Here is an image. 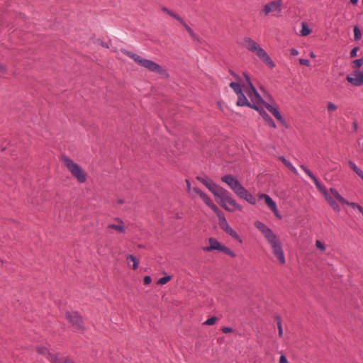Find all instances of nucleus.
Masks as SVG:
<instances>
[{
	"mask_svg": "<svg viewBox=\"0 0 363 363\" xmlns=\"http://www.w3.org/2000/svg\"><path fill=\"white\" fill-rule=\"evenodd\" d=\"M197 179L201 182L217 199L220 206L228 211H241L242 207L233 199L230 193L223 187L219 186L212 179L206 176L197 177Z\"/></svg>",
	"mask_w": 363,
	"mask_h": 363,
	"instance_id": "obj_1",
	"label": "nucleus"
},
{
	"mask_svg": "<svg viewBox=\"0 0 363 363\" xmlns=\"http://www.w3.org/2000/svg\"><path fill=\"white\" fill-rule=\"evenodd\" d=\"M243 89L251 100L252 108L256 111H259L261 106H264L286 128H289L286 121L282 117L278 108L273 107L272 105L264 101L257 92L255 86L251 89L243 86Z\"/></svg>",
	"mask_w": 363,
	"mask_h": 363,
	"instance_id": "obj_2",
	"label": "nucleus"
},
{
	"mask_svg": "<svg viewBox=\"0 0 363 363\" xmlns=\"http://www.w3.org/2000/svg\"><path fill=\"white\" fill-rule=\"evenodd\" d=\"M256 228L263 234L268 243L270 245L274 255L277 258L281 264L286 263L282 245L277 236L265 224L260 221H256L255 223Z\"/></svg>",
	"mask_w": 363,
	"mask_h": 363,
	"instance_id": "obj_3",
	"label": "nucleus"
},
{
	"mask_svg": "<svg viewBox=\"0 0 363 363\" xmlns=\"http://www.w3.org/2000/svg\"><path fill=\"white\" fill-rule=\"evenodd\" d=\"M221 180L226 183L240 199L245 200L252 205L256 203L255 198L240 184L236 177L231 174H228L223 176Z\"/></svg>",
	"mask_w": 363,
	"mask_h": 363,
	"instance_id": "obj_4",
	"label": "nucleus"
},
{
	"mask_svg": "<svg viewBox=\"0 0 363 363\" xmlns=\"http://www.w3.org/2000/svg\"><path fill=\"white\" fill-rule=\"evenodd\" d=\"M242 45L250 52L255 53L269 68L272 69L275 67L274 62L267 52L250 37H245Z\"/></svg>",
	"mask_w": 363,
	"mask_h": 363,
	"instance_id": "obj_5",
	"label": "nucleus"
},
{
	"mask_svg": "<svg viewBox=\"0 0 363 363\" xmlns=\"http://www.w3.org/2000/svg\"><path fill=\"white\" fill-rule=\"evenodd\" d=\"M121 51L124 55H125L128 57H129L130 58L133 59L138 65L147 69V70L152 72L157 73V74L162 75V77L167 76V73H166L165 70L160 65L157 64L156 62H155L152 60H147V59H145V58L142 57L141 56H140L135 53H133L130 51H128L125 49H121Z\"/></svg>",
	"mask_w": 363,
	"mask_h": 363,
	"instance_id": "obj_6",
	"label": "nucleus"
},
{
	"mask_svg": "<svg viewBox=\"0 0 363 363\" xmlns=\"http://www.w3.org/2000/svg\"><path fill=\"white\" fill-rule=\"evenodd\" d=\"M61 160L65 166L69 171L72 175L79 182L84 183L86 181L87 174L86 172L70 158L62 156Z\"/></svg>",
	"mask_w": 363,
	"mask_h": 363,
	"instance_id": "obj_7",
	"label": "nucleus"
},
{
	"mask_svg": "<svg viewBox=\"0 0 363 363\" xmlns=\"http://www.w3.org/2000/svg\"><path fill=\"white\" fill-rule=\"evenodd\" d=\"M208 246L203 247V250L204 252H211L213 250H218L223 252L224 254L228 255L231 257H236V254L233 251H232L230 248L227 247L226 246L222 245L216 238H210L208 239Z\"/></svg>",
	"mask_w": 363,
	"mask_h": 363,
	"instance_id": "obj_8",
	"label": "nucleus"
},
{
	"mask_svg": "<svg viewBox=\"0 0 363 363\" xmlns=\"http://www.w3.org/2000/svg\"><path fill=\"white\" fill-rule=\"evenodd\" d=\"M66 318L76 330L81 333L84 330L83 320L78 313L75 311L67 312Z\"/></svg>",
	"mask_w": 363,
	"mask_h": 363,
	"instance_id": "obj_9",
	"label": "nucleus"
},
{
	"mask_svg": "<svg viewBox=\"0 0 363 363\" xmlns=\"http://www.w3.org/2000/svg\"><path fill=\"white\" fill-rule=\"evenodd\" d=\"M301 169H303L306 174L314 182L317 189L323 194V196L327 197L329 194L328 191L318 180V179L315 177V175L310 171L306 166L301 165Z\"/></svg>",
	"mask_w": 363,
	"mask_h": 363,
	"instance_id": "obj_10",
	"label": "nucleus"
},
{
	"mask_svg": "<svg viewBox=\"0 0 363 363\" xmlns=\"http://www.w3.org/2000/svg\"><path fill=\"white\" fill-rule=\"evenodd\" d=\"M219 225L226 233L230 235L234 239L238 240L240 243L242 240L240 239L238 234L229 225L225 217L220 218L219 221Z\"/></svg>",
	"mask_w": 363,
	"mask_h": 363,
	"instance_id": "obj_11",
	"label": "nucleus"
},
{
	"mask_svg": "<svg viewBox=\"0 0 363 363\" xmlns=\"http://www.w3.org/2000/svg\"><path fill=\"white\" fill-rule=\"evenodd\" d=\"M347 81L353 86H360L363 85V72L355 70L352 73V76L347 75Z\"/></svg>",
	"mask_w": 363,
	"mask_h": 363,
	"instance_id": "obj_12",
	"label": "nucleus"
},
{
	"mask_svg": "<svg viewBox=\"0 0 363 363\" xmlns=\"http://www.w3.org/2000/svg\"><path fill=\"white\" fill-rule=\"evenodd\" d=\"M282 1L274 0L267 4L263 8V12L265 16H267L272 11H277L278 12L281 11Z\"/></svg>",
	"mask_w": 363,
	"mask_h": 363,
	"instance_id": "obj_13",
	"label": "nucleus"
},
{
	"mask_svg": "<svg viewBox=\"0 0 363 363\" xmlns=\"http://www.w3.org/2000/svg\"><path fill=\"white\" fill-rule=\"evenodd\" d=\"M183 27H184L186 30L188 35L191 38L192 41L196 45H200L201 43V40L199 35L194 32V30L188 25L183 23Z\"/></svg>",
	"mask_w": 363,
	"mask_h": 363,
	"instance_id": "obj_14",
	"label": "nucleus"
},
{
	"mask_svg": "<svg viewBox=\"0 0 363 363\" xmlns=\"http://www.w3.org/2000/svg\"><path fill=\"white\" fill-rule=\"evenodd\" d=\"M260 199H264L267 206L272 210V211H276V203L272 199L266 194H262L259 196Z\"/></svg>",
	"mask_w": 363,
	"mask_h": 363,
	"instance_id": "obj_15",
	"label": "nucleus"
},
{
	"mask_svg": "<svg viewBox=\"0 0 363 363\" xmlns=\"http://www.w3.org/2000/svg\"><path fill=\"white\" fill-rule=\"evenodd\" d=\"M257 111L269 126H271L273 128H276L277 126L274 121L262 107L259 108V111Z\"/></svg>",
	"mask_w": 363,
	"mask_h": 363,
	"instance_id": "obj_16",
	"label": "nucleus"
},
{
	"mask_svg": "<svg viewBox=\"0 0 363 363\" xmlns=\"http://www.w3.org/2000/svg\"><path fill=\"white\" fill-rule=\"evenodd\" d=\"M236 104L238 106H247L251 108V103L242 92L238 94V101Z\"/></svg>",
	"mask_w": 363,
	"mask_h": 363,
	"instance_id": "obj_17",
	"label": "nucleus"
},
{
	"mask_svg": "<svg viewBox=\"0 0 363 363\" xmlns=\"http://www.w3.org/2000/svg\"><path fill=\"white\" fill-rule=\"evenodd\" d=\"M118 224H114V223L108 224V228L114 229L115 230H116L118 233H124L125 232V228L124 227L123 222L120 219L118 220Z\"/></svg>",
	"mask_w": 363,
	"mask_h": 363,
	"instance_id": "obj_18",
	"label": "nucleus"
},
{
	"mask_svg": "<svg viewBox=\"0 0 363 363\" xmlns=\"http://www.w3.org/2000/svg\"><path fill=\"white\" fill-rule=\"evenodd\" d=\"M52 363H75L72 359L66 357L53 356L51 359Z\"/></svg>",
	"mask_w": 363,
	"mask_h": 363,
	"instance_id": "obj_19",
	"label": "nucleus"
},
{
	"mask_svg": "<svg viewBox=\"0 0 363 363\" xmlns=\"http://www.w3.org/2000/svg\"><path fill=\"white\" fill-rule=\"evenodd\" d=\"M325 199L334 211L337 213L340 212V209L339 206L330 195H328L327 197H325Z\"/></svg>",
	"mask_w": 363,
	"mask_h": 363,
	"instance_id": "obj_20",
	"label": "nucleus"
},
{
	"mask_svg": "<svg viewBox=\"0 0 363 363\" xmlns=\"http://www.w3.org/2000/svg\"><path fill=\"white\" fill-rule=\"evenodd\" d=\"M330 191L340 203L342 204L347 203V201L338 193L335 189L330 188Z\"/></svg>",
	"mask_w": 363,
	"mask_h": 363,
	"instance_id": "obj_21",
	"label": "nucleus"
},
{
	"mask_svg": "<svg viewBox=\"0 0 363 363\" xmlns=\"http://www.w3.org/2000/svg\"><path fill=\"white\" fill-rule=\"evenodd\" d=\"M279 160L283 162V164L288 167L290 170H291L294 174H297V170L295 168L294 166L292 165V164L288 161L284 156L279 157Z\"/></svg>",
	"mask_w": 363,
	"mask_h": 363,
	"instance_id": "obj_22",
	"label": "nucleus"
},
{
	"mask_svg": "<svg viewBox=\"0 0 363 363\" xmlns=\"http://www.w3.org/2000/svg\"><path fill=\"white\" fill-rule=\"evenodd\" d=\"M311 33V29L309 28L306 23H301V35L302 36H307Z\"/></svg>",
	"mask_w": 363,
	"mask_h": 363,
	"instance_id": "obj_23",
	"label": "nucleus"
},
{
	"mask_svg": "<svg viewBox=\"0 0 363 363\" xmlns=\"http://www.w3.org/2000/svg\"><path fill=\"white\" fill-rule=\"evenodd\" d=\"M230 87L233 89L237 95L242 92L241 85L238 82H231L230 84Z\"/></svg>",
	"mask_w": 363,
	"mask_h": 363,
	"instance_id": "obj_24",
	"label": "nucleus"
},
{
	"mask_svg": "<svg viewBox=\"0 0 363 363\" xmlns=\"http://www.w3.org/2000/svg\"><path fill=\"white\" fill-rule=\"evenodd\" d=\"M274 318H275V320L277 321V325L278 331H279V337H282L283 328H282V324H281V318L279 315L275 316Z\"/></svg>",
	"mask_w": 363,
	"mask_h": 363,
	"instance_id": "obj_25",
	"label": "nucleus"
},
{
	"mask_svg": "<svg viewBox=\"0 0 363 363\" xmlns=\"http://www.w3.org/2000/svg\"><path fill=\"white\" fill-rule=\"evenodd\" d=\"M127 259H128L133 262V265H132L133 269H138V265H139V261L135 256H133L132 255H128Z\"/></svg>",
	"mask_w": 363,
	"mask_h": 363,
	"instance_id": "obj_26",
	"label": "nucleus"
},
{
	"mask_svg": "<svg viewBox=\"0 0 363 363\" xmlns=\"http://www.w3.org/2000/svg\"><path fill=\"white\" fill-rule=\"evenodd\" d=\"M38 351L39 353L42 354H44V355H48V358L51 361V359H52V357L53 356H55V354H50L48 349L45 347H38Z\"/></svg>",
	"mask_w": 363,
	"mask_h": 363,
	"instance_id": "obj_27",
	"label": "nucleus"
},
{
	"mask_svg": "<svg viewBox=\"0 0 363 363\" xmlns=\"http://www.w3.org/2000/svg\"><path fill=\"white\" fill-rule=\"evenodd\" d=\"M345 205H348L350 206H351L352 208L355 209H358L359 211V212L363 214V208L359 206L358 203H354V202H349L347 201V203H344Z\"/></svg>",
	"mask_w": 363,
	"mask_h": 363,
	"instance_id": "obj_28",
	"label": "nucleus"
},
{
	"mask_svg": "<svg viewBox=\"0 0 363 363\" xmlns=\"http://www.w3.org/2000/svg\"><path fill=\"white\" fill-rule=\"evenodd\" d=\"M363 65V57L352 61V67L354 69L359 68Z\"/></svg>",
	"mask_w": 363,
	"mask_h": 363,
	"instance_id": "obj_29",
	"label": "nucleus"
},
{
	"mask_svg": "<svg viewBox=\"0 0 363 363\" xmlns=\"http://www.w3.org/2000/svg\"><path fill=\"white\" fill-rule=\"evenodd\" d=\"M354 40H360L361 37H362V33H361V30L359 28L358 26H355L354 27Z\"/></svg>",
	"mask_w": 363,
	"mask_h": 363,
	"instance_id": "obj_30",
	"label": "nucleus"
},
{
	"mask_svg": "<svg viewBox=\"0 0 363 363\" xmlns=\"http://www.w3.org/2000/svg\"><path fill=\"white\" fill-rule=\"evenodd\" d=\"M337 108V106L334 103L330 102V101L328 102L327 109H328V112H333V111H336Z\"/></svg>",
	"mask_w": 363,
	"mask_h": 363,
	"instance_id": "obj_31",
	"label": "nucleus"
},
{
	"mask_svg": "<svg viewBox=\"0 0 363 363\" xmlns=\"http://www.w3.org/2000/svg\"><path fill=\"white\" fill-rule=\"evenodd\" d=\"M217 320H218V318L216 316H213V317L208 318V320H206L203 323V325H214L216 323Z\"/></svg>",
	"mask_w": 363,
	"mask_h": 363,
	"instance_id": "obj_32",
	"label": "nucleus"
},
{
	"mask_svg": "<svg viewBox=\"0 0 363 363\" xmlns=\"http://www.w3.org/2000/svg\"><path fill=\"white\" fill-rule=\"evenodd\" d=\"M170 279H171V277L170 276H165L164 277L160 278L157 281V284H159V285H164V284H167Z\"/></svg>",
	"mask_w": 363,
	"mask_h": 363,
	"instance_id": "obj_33",
	"label": "nucleus"
},
{
	"mask_svg": "<svg viewBox=\"0 0 363 363\" xmlns=\"http://www.w3.org/2000/svg\"><path fill=\"white\" fill-rule=\"evenodd\" d=\"M243 76H244V77H245V80H246V82L247 83L249 89L255 87V86L253 85V84H252V81L250 79V77L249 74L245 73V72H244L243 73Z\"/></svg>",
	"mask_w": 363,
	"mask_h": 363,
	"instance_id": "obj_34",
	"label": "nucleus"
},
{
	"mask_svg": "<svg viewBox=\"0 0 363 363\" xmlns=\"http://www.w3.org/2000/svg\"><path fill=\"white\" fill-rule=\"evenodd\" d=\"M200 197L207 206L211 204V203L213 202L205 193H203Z\"/></svg>",
	"mask_w": 363,
	"mask_h": 363,
	"instance_id": "obj_35",
	"label": "nucleus"
},
{
	"mask_svg": "<svg viewBox=\"0 0 363 363\" xmlns=\"http://www.w3.org/2000/svg\"><path fill=\"white\" fill-rule=\"evenodd\" d=\"M349 165L357 174H358L359 171H361V169L352 161H349Z\"/></svg>",
	"mask_w": 363,
	"mask_h": 363,
	"instance_id": "obj_36",
	"label": "nucleus"
},
{
	"mask_svg": "<svg viewBox=\"0 0 363 363\" xmlns=\"http://www.w3.org/2000/svg\"><path fill=\"white\" fill-rule=\"evenodd\" d=\"M315 246L317 248H318L319 250H320L323 252L325 250V244L320 240L315 241Z\"/></svg>",
	"mask_w": 363,
	"mask_h": 363,
	"instance_id": "obj_37",
	"label": "nucleus"
},
{
	"mask_svg": "<svg viewBox=\"0 0 363 363\" xmlns=\"http://www.w3.org/2000/svg\"><path fill=\"white\" fill-rule=\"evenodd\" d=\"M359 50V47L354 48L350 53V57H354L357 56V51Z\"/></svg>",
	"mask_w": 363,
	"mask_h": 363,
	"instance_id": "obj_38",
	"label": "nucleus"
},
{
	"mask_svg": "<svg viewBox=\"0 0 363 363\" xmlns=\"http://www.w3.org/2000/svg\"><path fill=\"white\" fill-rule=\"evenodd\" d=\"M299 63L303 65L310 66V62L307 59H299Z\"/></svg>",
	"mask_w": 363,
	"mask_h": 363,
	"instance_id": "obj_39",
	"label": "nucleus"
},
{
	"mask_svg": "<svg viewBox=\"0 0 363 363\" xmlns=\"http://www.w3.org/2000/svg\"><path fill=\"white\" fill-rule=\"evenodd\" d=\"M222 332L223 333H231L233 332V328H230V327H223L222 329H221Z\"/></svg>",
	"mask_w": 363,
	"mask_h": 363,
	"instance_id": "obj_40",
	"label": "nucleus"
},
{
	"mask_svg": "<svg viewBox=\"0 0 363 363\" xmlns=\"http://www.w3.org/2000/svg\"><path fill=\"white\" fill-rule=\"evenodd\" d=\"M151 281H152V279L150 276H145L144 277V284L145 285L150 284L151 283Z\"/></svg>",
	"mask_w": 363,
	"mask_h": 363,
	"instance_id": "obj_41",
	"label": "nucleus"
},
{
	"mask_svg": "<svg viewBox=\"0 0 363 363\" xmlns=\"http://www.w3.org/2000/svg\"><path fill=\"white\" fill-rule=\"evenodd\" d=\"M167 14H169V16H172V17H174V18H177V20L180 21V17H179V15H177V14H175L173 11H168V13H167Z\"/></svg>",
	"mask_w": 363,
	"mask_h": 363,
	"instance_id": "obj_42",
	"label": "nucleus"
},
{
	"mask_svg": "<svg viewBox=\"0 0 363 363\" xmlns=\"http://www.w3.org/2000/svg\"><path fill=\"white\" fill-rule=\"evenodd\" d=\"M209 208H211L215 213L216 211H218V208L217 207L216 205H215L213 202L211 203V204L208 205V206Z\"/></svg>",
	"mask_w": 363,
	"mask_h": 363,
	"instance_id": "obj_43",
	"label": "nucleus"
},
{
	"mask_svg": "<svg viewBox=\"0 0 363 363\" xmlns=\"http://www.w3.org/2000/svg\"><path fill=\"white\" fill-rule=\"evenodd\" d=\"M279 363H289L285 355H281L279 358Z\"/></svg>",
	"mask_w": 363,
	"mask_h": 363,
	"instance_id": "obj_44",
	"label": "nucleus"
},
{
	"mask_svg": "<svg viewBox=\"0 0 363 363\" xmlns=\"http://www.w3.org/2000/svg\"><path fill=\"white\" fill-rule=\"evenodd\" d=\"M193 191L196 193L199 196H201L204 192H203L201 189L198 188H193Z\"/></svg>",
	"mask_w": 363,
	"mask_h": 363,
	"instance_id": "obj_45",
	"label": "nucleus"
},
{
	"mask_svg": "<svg viewBox=\"0 0 363 363\" xmlns=\"http://www.w3.org/2000/svg\"><path fill=\"white\" fill-rule=\"evenodd\" d=\"M0 72L2 73L7 72V69H6V66H4V65H2L1 63H0Z\"/></svg>",
	"mask_w": 363,
	"mask_h": 363,
	"instance_id": "obj_46",
	"label": "nucleus"
},
{
	"mask_svg": "<svg viewBox=\"0 0 363 363\" xmlns=\"http://www.w3.org/2000/svg\"><path fill=\"white\" fill-rule=\"evenodd\" d=\"M290 52H291V55H294V56H296V55H298V50L296 49H295V48L291 49Z\"/></svg>",
	"mask_w": 363,
	"mask_h": 363,
	"instance_id": "obj_47",
	"label": "nucleus"
},
{
	"mask_svg": "<svg viewBox=\"0 0 363 363\" xmlns=\"http://www.w3.org/2000/svg\"><path fill=\"white\" fill-rule=\"evenodd\" d=\"M230 73L238 80H240V77L235 73L233 70H230Z\"/></svg>",
	"mask_w": 363,
	"mask_h": 363,
	"instance_id": "obj_48",
	"label": "nucleus"
},
{
	"mask_svg": "<svg viewBox=\"0 0 363 363\" xmlns=\"http://www.w3.org/2000/svg\"><path fill=\"white\" fill-rule=\"evenodd\" d=\"M272 212L274 213V215H275L277 218H279V219H281V216H280V214L279 213V211H278V210H277V207H276V211H272Z\"/></svg>",
	"mask_w": 363,
	"mask_h": 363,
	"instance_id": "obj_49",
	"label": "nucleus"
},
{
	"mask_svg": "<svg viewBox=\"0 0 363 363\" xmlns=\"http://www.w3.org/2000/svg\"><path fill=\"white\" fill-rule=\"evenodd\" d=\"M359 177H361V179L363 180V172L361 170L359 171V174H357Z\"/></svg>",
	"mask_w": 363,
	"mask_h": 363,
	"instance_id": "obj_50",
	"label": "nucleus"
},
{
	"mask_svg": "<svg viewBox=\"0 0 363 363\" xmlns=\"http://www.w3.org/2000/svg\"><path fill=\"white\" fill-rule=\"evenodd\" d=\"M117 203L118 204H123L124 203V201L121 199L117 200Z\"/></svg>",
	"mask_w": 363,
	"mask_h": 363,
	"instance_id": "obj_51",
	"label": "nucleus"
},
{
	"mask_svg": "<svg viewBox=\"0 0 363 363\" xmlns=\"http://www.w3.org/2000/svg\"><path fill=\"white\" fill-rule=\"evenodd\" d=\"M162 10L164 12L167 13H168V11H169V10L168 9H167L166 7H162Z\"/></svg>",
	"mask_w": 363,
	"mask_h": 363,
	"instance_id": "obj_52",
	"label": "nucleus"
},
{
	"mask_svg": "<svg viewBox=\"0 0 363 363\" xmlns=\"http://www.w3.org/2000/svg\"><path fill=\"white\" fill-rule=\"evenodd\" d=\"M353 126H354V130H357V123L356 122L353 123Z\"/></svg>",
	"mask_w": 363,
	"mask_h": 363,
	"instance_id": "obj_53",
	"label": "nucleus"
},
{
	"mask_svg": "<svg viewBox=\"0 0 363 363\" xmlns=\"http://www.w3.org/2000/svg\"><path fill=\"white\" fill-rule=\"evenodd\" d=\"M217 216H218V218H219V221L220 220V218L224 217V215H223V213H222V214L218 213V214H217Z\"/></svg>",
	"mask_w": 363,
	"mask_h": 363,
	"instance_id": "obj_54",
	"label": "nucleus"
},
{
	"mask_svg": "<svg viewBox=\"0 0 363 363\" xmlns=\"http://www.w3.org/2000/svg\"><path fill=\"white\" fill-rule=\"evenodd\" d=\"M350 2H351L352 4H356L358 2V0H350Z\"/></svg>",
	"mask_w": 363,
	"mask_h": 363,
	"instance_id": "obj_55",
	"label": "nucleus"
},
{
	"mask_svg": "<svg viewBox=\"0 0 363 363\" xmlns=\"http://www.w3.org/2000/svg\"><path fill=\"white\" fill-rule=\"evenodd\" d=\"M186 184H187V186L189 188V189L190 190V182L188 179L186 180Z\"/></svg>",
	"mask_w": 363,
	"mask_h": 363,
	"instance_id": "obj_56",
	"label": "nucleus"
},
{
	"mask_svg": "<svg viewBox=\"0 0 363 363\" xmlns=\"http://www.w3.org/2000/svg\"><path fill=\"white\" fill-rule=\"evenodd\" d=\"M310 55H311V57H313V58L315 57V55L314 52H311L310 53Z\"/></svg>",
	"mask_w": 363,
	"mask_h": 363,
	"instance_id": "obj_57",
	"label": "nucleus"
},
{
	"mask_svg": "<svg viewBox=\"0 0 363 363\" xmlns=\"http://www.w3.org/2000/svg\"><path fill=\"white\" fill-rule=\"evenodd\" d=\"M216 214H218V213L222 214V211L220 209H218V211H216Z\"/></svg>",
	"mask_w": 363,
	"mask_h": 363,
	"instance_id": "obj_58",
	"label": "nucleus"
}]
</instances>
